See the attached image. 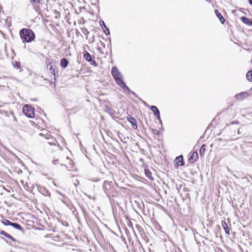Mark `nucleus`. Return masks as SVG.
<instances>
[{
  "mask_svg": "<svg viewBox=\"0 0 252 252\" xmlns=\"http://www.w3.org/2000/svg\"><path fill=\"white\" fill-rule=\"evenodd\" d=\"M53 183L55 186H57L55 182H53Z\"/></svg>",
  "mask_w": 252,
  "mask_h": 252,
  "instance_id": "39",
  "label": "nucleus"
},
{
  "mask_svg": "<svg viewBox=\"0 0 252 252\" xmlns=\"http://www.w3.org/2000/svg\"><path fill=\"white\" fill-rule=\"evenodd\" d=\"M249 96V94L247 92H241L235 95V98L238 100H242L244 98L248 97Z\"/></svg>",
  "mask_w": 252,
  "mask_h": 252,
  "instance_id": "4",
  "label": "nucleus"
},
{
  "mask_svg": "<svg viewBox=\"0 0 252 252\" xmlns=\"http://www.w3.org/2000/svg\"><path fill=\"white\" fill-rule=\"evenodd\" d=\"M99 23L102 28L106 29V26L103 20H100Z\"/></svg>",
  "mask_w": 252,
  "mask_h": 252,
  "instance_id": "26",
  "label": "nucleus"
},
{
  "mask_svg": "<svg viewBox=\"0 0 252 252\" xmlns=\"http://www.w3.org/2000/svg\"><path fill=\"white\" fill-rule=\"evenodd\" d=\"M249 2L250 4L252 5V0H249Z\"/></svg>",
  "mask_w": 252,
  "mask_h": 252,
  "instance_id": "36",
  "label": "nucleus"
},
{
  "mask_svg": "<svg viewBox=\"0 0 252 252\" xmlns=\"http://www.w3.org/2000/svg\"><path fill=\"white\" fill-rule=\"evenodd\" d=\"M84 59L88 61L89 62H90L91 63V64H94V63H95V61L93 60L92 59V57H91V55L88 53V52H86L84 55Z\"/></svg>",
  "mask_w": 252,
  "mask_h": 252,
  "instance_id": "10",
  "label": "nucleus"
},
{
  "mask_svg": "<svg viewBox=\"0 0 252 252\" xmlns=\"http://www.w3.org/2000/svg\"><path fill=\"white\" fill-rule=\"evenodd\" d=\"M20 35L24 42H31L35 39V34L30 29L24 28L20 31Z\"/></svg>",
  "mask_w": 252,
  "mask_h": 252,
  "instance_id": "2",
  "label": "nucleus"
},
{
  "mask_svg": "<svg viewBox=\"0 0 252 252\" xmlns=\"http://www.w3.org/2000/svg\"><path fill=\"white\" fill-rule=\"evenodd\" d=\"M242 21L249 26L252 25V22L250 20V19L245 16H243L241 18Z\"/></svg>",
  "mask_w": 252,
  "mask_h": 252,
  "instance_id": "15",
  "label": "nucleus"
},
{
  "mask_svg": "<svg viewBox=\"0 0 252 252\" xmlns=\"http://www.w3.org/2000/svg\"><path fill=\"white\" fill-rule=\"evenodd\" d=\"M79 183V181H78L77 179L75 181V182L74 183V185L75 187L77 186V185Z\"/></svg>",
  "mask_w": 252,
  "mask_h": 252,
  "instance_id": "32",
  "label": "nucleus"
},
{
  "mask_svg": "<svg viewBox=\"0 0 252 252\" xmlns=\"http://www.w3.org/2000/svg\"><path fill=\"white\" fill-rule=\"evenodd\" d=\"M246 77L249 81H252V70H250L247 72Z\"/></svg>",
  "mask_w": 252,
  "mask_h": 252,
  "instance_id": "21",
  "label": "nucleus"
},
{
  "mask_svg": "<svg viewBox=\"0 0 252 252\" xmlns=\"http://www.w3.org/2000/svg\"><path fill=\"white\" fill-rule=\"evenodd\" d=\"M20 182H21V184H22V185H23V186H24V181L23 180H21L20 181Z\"/></svg>",
  "mask_w": 252,
  "mask_h": 252,
  "instance_id": "35",
  "label": "nucleus"
},
{
  "mask_svg": "<svg viewBox=\"0 0 252 252\" xmlns=\"http://www.w3.org/2000/svg\"><path fill=\"white\" fill-rule=\"evenodd\" d=\"M3 224H4L5 225H10L11 226L12 222L9 221L7 220H4L3 221H2Z\"/></svg>",
  "mask_w": 252,
  "mask_h": 252,
  "instance_id": "23",
  "label": "nucleus"
},
{
  "mask_svg": "<svg viewBox=\"0 0 252 252\" xmlns=\"http://www.w3.org/2000/svg\"><path fill=\"white\" fill-rule=\"evenodd\" d=\"M111 74L115 80L117 84L122 87L124 91L131 92V90L126 85L125 83L123 80V76L121 73L118 70L117 67H113L111 70Z\"/></svg>",
  "mask_w": 252,
  "mask_h": 252,
  "instance_id": "1",
  "label": "nucleus"
},
{
  "mask_svg": "<svg viewBox=\"0 0 252 252\" xmlns=\"http://www.w3.org/2000/svg\"><path fill=\"white\" fill-rule=\"evenodd\" d=\"M129 92V93H130L129 92ZM130 93H131L132 94H133V95H134L135 97L136 96V94H135L134 92H132V91H131V92H130Z\"/></svg>",
  "mask_w": 252,
  "mask_h": 252,
  "instance_id": "34",
  "label": "nucleus"
},
{
  "mask_svg": "<svg viewBox=\"0 0 252 252\" xmlns=\"http://www.w3.org/2000/svg\"><path fill=\"white\" fill-rule=\"evenodd\" d=\"M112 183V182H109L107 181H105L104 182L103 185V189L105 193L108 192L109 189L113 188V187L111 186Z\"/></svg>",
  "mask_w": 252,
  "mask_h": 252,
  "instance_id": "6",
  "label": "nucleus"
},
{
  "mask_svg": "<svg viewBox=\"0 0 252 252\" xmlns=\"http://www.w3.org/2000/svg\"><path fill=\"white\" fill-rule=\"evenodd\" d=\"M38 190L44 195H50L49 191L44 187L37 186Z\"/></svg>",
  "mask_w": 252,
  "mask_h": 252,
  "instance_id": "9",
  "label": "nucleus"
},
{
  "mask_svg": "<svg viewBox=\"0 0 252 252\" xmlns=\"http://www.w3.org/2000/svg\"><path fill=\"white\" fill-rule=\"evenodd\" d=\"M39 135L44 136L45 138L48 140H50V139L53 140V137H51L50 134H43L42 133H41L39 134Z\"/></svg>",
  "mask_w": 252,
  "mask_h": 252,
  "instance_id": "22",
  "label": "nucleus"
},
{
  "mask_svg": "<svg viewBox=\"0 0 252 252\" xmlns=\"http://www.w3.org/2000/svg\"><path fill=\"white\" fill-rule=\"evenodd\" d=\"M119 174H114V176H113V179H114V181L115 182V183L116 184H117L118 183H117V179H118V176H119Z\"/></svg>",
  "mask_w": 252,
  "mask_h": 252,
  "instance_id": "27",
  "label": "nucleus"
},
{
  "mask_svg": "<svg viewBox=\"0 0 252 252\" xmlns=\"http://www.w3.org/2000/svg\"><path fill=\"white\" fill-rule=\"evenodd\" d=\"M106 30L104 31V33L106 34H110V32H109V30L108 29H107L106 28V29H105Z\"/></svg>",
  "mask_w": 252,
  "mask_h": 252,
  "instance_id": "31",
  "label": "nucleus"
},
{
  "mask_svg": "<svg viewBox=\"0 0 252 252\" xmlns=\"http://www.w3.org/2000/svg\"><path fill=\"white\" fill-rule=\"evenodd\" d=\"M57 161H56L55 160H53V162L54 163V164H56V162Z\"/></svg>",
  "mask_w": 252,
  "mask_h": 252,
  "instance_id": "37",
  "label": "nucleus"
},
{
  "mask_svg": "<svg viewBox=\"0 0 252 252\" xmlns=\"http://www.w3.org/2000/svg\"><path fill=\"white\" fill-rule=\"evenodd\" d=\"M30 2L32 4L34 5L36 4L39 3L40 1H42V0H29Z\"/></svg>",
  "mask_w": 252,
  "mask_h": 252,
  "instance_id": "24",
  "label": "nucleus"
},
{
  "mask_svg": "<svg viewBox=\"0 0 252 252\" xmlns=\"http://www.w3.org/2000/svg\"><path fill=\"white\" fill-rule=\"evenodd\" d=\"M151 110L153 111L155 116L161 122L160 117V113L158 109V108L155 106H152L151 107Z\"/></svg>",
  "mask_w": 252,
  "mask_h": 252,
  "instance_id": "7",
  "label": "nucleus"
},
{
  "mask_svg": "<svg viewBox=\"0 0 252 252\" xmlns=\"http://www.w3.org/2000/svg\"><path fill=\"white\" fill-rule=\"evenodd\" d=\"M105 193L109 197L111 196L116 197L118 195L117 191L114 187L109 189L108 192H105Z\"/></svg>",
  "mask_w": 252,
  "mask_h": 252,
  "instance_id": "8",
  "label": "nucleus"
},
{
  "mask_svg": "<svg viewBox=\"0 0 252 252\" xmlns=\"http://www.w3.org/2000/svg\"><path fill=\"white\" fill-rule=\"evenodd\" d=\"M55 140L53 138V140L50 139L49 141L48 142V144L50 145H55Z\"/></svg>",
  "mask_w": 252,
  "mask_h": 252,
  "instance_id": "28",
  "label": "nucleus"
},
{
  "mask_svg": "<svg viewBox=\"0 0 252 252\" xmlns=\"http://www.w3.org/2000/svg\"><path fill=\"white\" fill-rule=\"evenodd\" d=\"M14 67L17 68H20L21 67V63L19 62H15L13 64Z\"/></svg>",
  "mask_w": 252,
  "mask_h": 252,
  "instance_id": "25",
  "label": "nucleus"
},
{
  "mask_svg": "<svg viewBox=\"0 0 252 252\" xmlns=\"http://www.w3.org/2000/svg\"><path fill=\"white\" fill-rule=\"evenodd\" d=\"M68 64V61L65 58H63L61 60V66L63 68L67 67Z\"/></svg>",
  "mask_w": 252,
  "mask_h": 252,
  "instance_id": "18",
  "label": "nucleus"
},
{
  "mask_svg": "<svg viewBox=\"0 0 252 252\" xmlns=\"http://www.w3.org/2000/svg\"><path fill=\"white\" fill-rule=\"evenodd\" d=\"M0 234L1 235H4L6 238H8L9 239L11 240L13 242H16L17 241V240L13 238L12 236H11L10 234H8L7 233L5 232L4 231L2 230L0 231Z\"/></svg>",
  "mask_w": 252,
  "mask_h": 252,
  "instance_id": "12",
  "label": "nucleus"
},
{
  "mask_svg": "<svg viewBox=\"0 0 252 252\" xmlns=\"http://www.w3.org/2000/svg\"><path fill=\"white\" fill-rule=\"evenodd\" d=\"M11 226L15 228L16 229L22 231L24 230L23 228L22 227L21 225L17 222H12Z\"/></svg>",
  "mask_w": 252,
  "mask_h": 252,
  "instance_id": "19",
  "label": "nucleus"
},
{
  "mask_svg": "<svg viewBox=\"0 0 252 252\" xmlns=\"http://www.w3.org/2000/svg\"><path fill=\"white\" fill-rule=\"evenodd\" d=\"M34 109L31 105L26 104L23 108V112L24 114L29 117L33 118L34 116Z\"/></svg>",
  "mask_w": 252,
  "mask_h": 252,
  "instance_id": "3",
  "label": "nucleus"
},
{
  "mask_svg": "<svg viewBox=\"0 0 252 252\" xmlns=\"http://www.w3.org/2000/svg\"><path fill=\"white\" fill-rule=\"evenodd\" d=\"M128 121L132 124L133 128H137V122L136 120L132 117H130L129 119L128 118Z\"/></svg>",
  "mask_w": 252,
  "mask_h": 252,
  "instance_id": "17",
  "label": "nucleus"
},
{
  "mask_svg": "<svg viewBox=\"0 0 252 252\" xmlns=\"http://www.w3.org/2000/svg\"><path fill=\"white\" fill-rule=\"evenodd\" d=\"M37 9L38 8L37 7H35V9H36V11H37Z\"/></svg>",
  "mask_w": 252,
  "mask_h": 252,
  "instance_id": "40",
  "label": "nucleus"
},
{
  "mask_svg": "<svg viewBox=\"0 0 252 252\" xmlns=\"http://www.w3.org/2000/svg\"><path fill=\"white\" fill-rule=\"evenodd\" d=\"M174 163L177 166H181L184 165V162L183 156L181 155L177 157L174 161Z\"/></svg>",
  "mask_w": 252,
  "mask_h": 252,
  "instance_id": "5",
  "label": "nucleus"
},
{
  "mask_svg": "<svg viewBox=\"0 0 252 252\" xmlns=\"http://www.w3.org/2000/svg\"><path fill=\"white\" fill-rule=\"evenodd\" d=\"M144 175L147 178H149L150 180H154V178L152 177V174H144Z\"/></svg>",
  "mask_w": 252,
  "mask_h": 252,
  "instance_id": "29",
  "label": "nucleus"
},
{
  "mask_svg": "<svg viewBox=\"0 0 252 252\" xmlns=\"http://www.w3.org/2000/svg\"><path fill=\"white\" fill-rule=\"evenodd\" d=\"M56 192L58 194H59L60 195H61V196L63 197H65V195L64 194H63V193L61 192L59 190H56Z\"/></svg>",
  "mask_w": 252,
  "mask_h": 252,
  "instance_id": "30",
  "label": "nucleus"
},
{
  "mask_svg": "<svg viewBox=\"0 0 252 252\" xmlns=\"http://www.w3.org/2000/svg\"><path fill=\"white\" fill-rule=\"evenodd\" d=\"M145 174L148 173V172H147V171H146V170H145ZM148 173H151V172H148Z\"/></svg>",
  "mask_w": 252,
  "mask_h": 252,
  "instance_id": "38",
  "label": "nucleus"
},
{
  "mask_svg": "<svg viewBox=\"0 0 252 252\" xmlns=\"http://www.w3.org/2000/svg\"><path fill=\"white\" fill-rule=\"evenodd\" d=\"M198 158V153L196 152H194L189 159V160L191 161L192 162H193L197 160Z\"/></svg>",
  "mask_w": 252,
  "mask_h": 252,
  "instance_id": "13",
  "label": "nucleus"
},
{
  "mask_svg": "<svg viewBox=\"0 0 252 252\" xmlns=\"http://www.w3.org/2000/svg\"><path fill=\"white\" fill-rule=\"evenodd\" d=\"M131 176L136 180L145 183L147 180L142 177H140L138 174H130Z\"/></svg>",
  "mask_w": 252,
  "mask_h": 252,
  "instance_id": "11",
  "label": "nucleus"
},
{
  "mask_svg": "<svg viewBox=\"0 0 252 252\" xmlns=\"http://www.w3.org/2000/svg\"><path fill=\"white\" fill-rule=\"evenodd\" d=\"M200 177H201V179H202V175H201V174L200 175Z\"/></svg>",
  "mask_w": 252,
  "mask_h": 252,
  "instance_id": "41",
  "label": "nucleus"
},
{
  "mask_svg": "<svg viewBox=\"0 0 252 252\" xmlns=\"http://www.w3.org/2000/svg\"><path fill=\"white\" fill-rule=\"evenodd\" d=\"M221 225L222 226L223 228L225 230V233L226 234L229 235V230L227 226V224L226 221L224 220H222L221 221Z\"/></svg>",
  "mask_w": 252,
  "mask_h": 252,
  "instance_id": "14",
  "label": "nucleus"
},
{
  "mask_svg": "<svg viewBox=\"0 0 252 252\" xmlns=\"http://www.w3.org/2000/svg\"><path fill=\"white\" fill-rule=\"evenodd\" d=\"M239 124V122L238 121H235V122H233L232 123H231V125H232V124Z\"/></svg>",
  "mask_w": 252,
  "mask_h": 252,
  "instance_id": "33",
  "label": "nucleus"
},
{
  "mask_svg": "<svg viewBox=\"0 0 252 252\" xmlns=\"http://www.w3.org/2000/svg\"><path fill=\"white\" fill-rule=\"evenodd\" d=\"M215 13H216V15L217 16V17L220 19V22L222 24H223L224 23V22H225V19L222 17V16L221 15L220 13L218 10H215Z\"/></svg>",
  "mask_w": 252,
  "mask_h": 252,
  "instance_id": "16",
  "label": "nucleus"
},
{
  "mask_svg": "<svg viewBox=\"0 0 252 252\" xmlns=\"http://www.w3.org/2000/svg\"><path fill=\"white\" fill-rule=\"evenodd\" d=\"M206 146L205 144H203L200 150H199V154L201 157H202L204 156V153L206 150Z\"/></svg>",
  "mask_w": 252,
  "mask_h": 252,
  "instance_id": "20",
  "label": "nucleus"
}]
</instances>
